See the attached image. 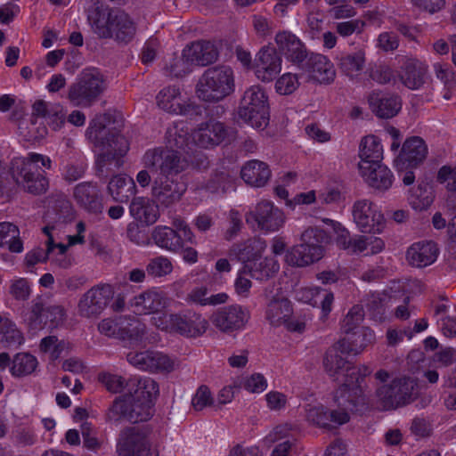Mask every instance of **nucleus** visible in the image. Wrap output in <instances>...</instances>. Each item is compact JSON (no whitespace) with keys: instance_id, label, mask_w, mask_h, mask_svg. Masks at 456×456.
Returning <instances> with one entry per match:
<instances>
[{"instance_id":"17","label":"nucleus","mask_w":456,"mask_h":456,"mask_svg":"<svg viewBox=\"0 0 456 456\" xmlns=\"http://www.w3.org/2000/svg\"><path fill=\"white\" fill-rule=\"evenodd\" d=\"M166 319L171 330L190 338L203 335L208 328V320L192 311L171 314L166 315Z\"/></svg>"},{"instance_id":"3","label":"nucleus","mask_w":456,"mask_h":456,"mask_svg":"<svg viewBox=\"0 0 456 456\" xmlns=\"http://www.w3.org/2000/svg\"><path fill=\"white\" fill-rule=\"evenodd\" d=\"M235 91V76L227 65L207 69L196 85L197 97L205 102L216 103L232 95Z\"/></svg>"},{"instance_id":"10","label":"nucleus","mask_w":456,"mask_h":456,"mask_svg":"<svg viewBox=\"0 0 456 456\" xmlns=\"http://www.w3.org/2000/svg\"><path fill=\"white\" fill-rule=\"evenodd\" d=\"M246 223L253 229L273 232L281 228L285 216L281 209L269 200H261L245 216Z\"/></svg>"},{"instance_id":"22","label":"nucleus","mask_w":456,"mask_h":456,"mask_svg":"<svg viewBox=\"0 0 456 456\" xmlns=\"http://www.w3.org/2000/svg\"><path fill=\"white\" fill-rule=\"evenodd\" d=\"M256 77L263 82L273 81L281 72V58L274 47L264 46L255 59Z\"/></svg>"},{"instance_id":"18","label":"nucleus","mask_w":456,"mask_h":456,"mask_svg":"<svg viewBox=\"0 0 456 456\" xmlns=\"http://www.w3.org/2000/svg\"><path fill=\"white\" fill-rule=\"evenodd\" d=\"M126 360L137 369L152 373L170 372L174 370L173 360L158 351L129 352Z\"/></svg>"},{"instance_id":"38","label":"nucleus","mask_w":456,"mask_h":456,"mask_svg":"<svg viewBox=\"0 0 456 456\" xmlns=\"http://www.w3.org/2000/svg\"><path fill=\"white\" fill-rule=\"evenodd\" d=\"M338 68L346 76L357 77L365 65V53L358 50L353 53H341L338 57Z\"/></svg>"},{"instance_id":"4","label":"nucleus","mask_w":456,"mask_h":456,"mask_svg":"<svg viewBox=\"0 0 456 456\" xmlns=\"http://www.w3.org/2000/svg\"><path fill=\"white\" fill-rule=\"evenodd\" d=\"M51 167L49 158L41 154L31 153L28 159L17 158L12 161L11 172L18 185L32 194L44 193L48 187V180L44 175V170L38 166Z\"/></svg>"},{"instance_id":"16","label":"nucleus","mask_w":456,"mask_h":456,"mask_svg":"<svg viewBox=\"0 0 456 456\" xmlns=\"http://www.w3.org/2000/svg\"><path fill=\"white\" fill-rule=\"evenodd\" d=\"M364 378L344 379L343 383L334 392V402L338 408L348 411H360L366 405L361 383Z\"/></svg>"},{"instance_id":"63","label":"nucleus","mask_w":456,"mask_h":456,"mask_svg":"<svg viewBox=\"0 0 456 456\" xmlns=\"http://www.w3.org/2000/svg\"><path fill=\"white\" fill-rule=\"evenodd\" d=\"M298 86V80L297 75L287 73L282 75L275 84L278 93L281 94H290Z\"/></svg>"},{"instance_id":"56","label":"nucleus","mask_w":456,"mask_h":456,"mask_svg":"<svg viewBox=\"0 0 456 456\" xmlns=\"http://www.w3.org/2000/svg\"><path fill=\"white\" fill-rule=\"evenodd\" d=\"M46 314V307L44 298L40 296L37 297L31 302L30 312L26 321L32 329H37L42 323V315Z\"/></svg>"},{"instance_id":"19","label":"nucleus","mask_w":456,"mask_h":456,"mask_svg":"<svg viewBox=\"0 0 456 456\" xmlns=\"http://www.w3.org/2000/svg\"><path fill=\"white\" fill-rule=\"evenodd\" d=\"M248 319L249 312L237 305L222 307L210 317L213 325L226 333L242 329Z\"/></svg>"},{"instance_id":"34","label":"nucleus","mask_w":456,"mask_h":456,"mask_svg":"<svg viewBox=\"0 0 456 456\" xmlns=\"http://www.w3.org/2000/svg\"><path fill=\"white\" fill-rule=\"evenodd\" d=\"M428 66L417 59H408L403 66L400 75L402 83L411 90L419 89L425 83Z\"/></svg>"},{"instance_id":"43","label":"nucleus","mask_w":456,"mask_h":456,"mask_svg":"<svg viewBox=\"0 0 456 456\" xmlns=\"http://www.w3.org/2000/svg\"><path fill=\"white\" fill-rule=\"evenodd\" d=\"M435 199L434 190L431 184L421 182L417 187L410 191L408 201L411 207L417 211L428 209Z\"/></svg>"},{"instance_id":"9","label":"nucleus","mask_w":456,"mask_h":456,"mask_svg":"<svg viewBox=\"0 0 456 456\" xmlns=\"http://www.w3.org/2000/svg\"><path fill=\"white\" fill-rule=\"evenodd\" d=\"M101 150L95 160L96 175L106 179L122 166V157L128 151V143L122 134H114L106 146H96Z\"/></svg>"},{"instance_id":"33","label":"nucleus","mask_w":456,"mask_h":456,"mask_svg":"<svg viewBox=\"0 0 456 456\" xmlns=\"http://www.w3.org/2000/svg\"><path fill=\"white\" fill-rule=\"evenodd\" d=\"M74 198L88 212L98 214L102 211L99 190L92 183H81L76 185Z\"/></svg>"},{"instance_id":"40","label":"nucleus","mask_w":456,"mask_h":456,"mask_svg":"<svg viewBox=\"0 0 456 456\" xmlns=\"http://www.w3.org/2000/svg\"><path fill=\"white\" fill-rule=\"evenodd\" d=\"M106 115L97 116L89 124L86 134L94 147L110 145L112 135L119 134L116 131L106 129Z\"/></svg>"},{"instance_id":"13","label":"nucleus","mask_w":456,"mask_h":456,"mask_svg":"<svg viewBox=\"0 0 456 456\" xmlns=\"http://www.w3.org/2000/svg\"><path fill=\"white\" fill-rule=\"evenodd\" d=\"M150 430L147 428L128 427L119 433L117 452L118 456H136L151 448Z\"/></svg>"},{"instance_id":"54","label":"nucleus","mask_w":456,"mask_h":456,"mask_svg":"<svg viewBox=\"0 0 456 456\" xmlns=\"http://www.w3.org/2000/svg\"><path fill=\"white\" fill-rule=\"evenodd\" d=\"M173 271L171 261L165 256H157L150 260L146 266V272L152 277H162Z\"/></svg>"},{"instance_id":"24","label":"nucleus","mask_w":456,"mask_h":456,"mask_svg":"<svg viewBox=\"0 0 456 456\" xmlns=\"http://www.w3.org/2000/svg\"><path fill=\"white\" fill-rule=\"evenodd\" d=\"M228 135V130L224 123L209 121L202 123L192 133L194 142L201 148H210L220 144Z\"/></svg>"},{"instance_id":"2","label":"nucleus","mask_w":456,"mask_h":456,"mask_svg":"<svg viewBox=\"0 0 456 456\" xmlns=\"http://www.w3.org/2000/svg\"><path fill=\"white\" fill-rule=\"evenodd\" d=\"M87 20L101 38H113L118 43L127 44L136 33L135 23L127 13L110 9L103 4L95 3L89 8Z\"/></svg>"},{"instance_id":"58","label":"nucleus","mask_w":456,"mask_h":456,"mask_svg":"<svg viewBox=\"0 0 456 456\" xmlns=\"http://www.w3.org/2000/svg\"><path fill=\"white\" fill-rule=\"evenodd\" d=\"M9 293L18 301H27L31 295V287L25 278H18L11 281Z\"/></svg>"},{"instance_id":"51","label":"nucleus","mask_w":456,"mask_h":456,"mask_svg":"<svg viewBox=\"0 0 456 456\" xmlns=\"http://www.w3.org/2000/svg\"><path fill=\"white\" fill-rule=\"evenodd\" d=\"M384 241L378 237L357 235L353 238L349 250L352 253H362L368 250L367 254H378L384 248Z\"/></svg>"},{"instance_id":"37","label":"nucleus","mask_w":456,"mask_h":456,"mask_svg":"<svg viewBox=\"0 0 456 456\" xmlns=\"http://www.w3.org/2000/svg\"><path fill=\"white\" fill-rule=\"evenodd\" d=\"M118 339L127 341L130 346L137 345L145 334V325L134 316H119Z\"/></svg>"},{"instance_id":"11","label":"nucleus","mask_w":456,"mask_h":456,"mask_svg":"<svg viewBox=\"0 0 456 456\" xmlns=\"http://www.w3.org/2000/svg\"><path fill=\"white\" fill-rule=\"evenodd\" d=\"M114 288L108 283L92 287L80 298L77 309L80 316L95 318L100 315L114 297Z\"/></svg>"},{"instance_id":"62","label":"nucleus","mask_w":456,"mask_h":456,"mask_svg":"<svg viewBox=\"0 0 456 456\" xmlns=\"http://www.w3.org/2000/svg\"><path fill=\"white\" fill-rule=\"evenodd\" d=\"M26 132H21L26 141L37 142L43 139L47 134V128L44 123L37 124V119L30 120V124L25 128Z\"/></svg>"},{"instance_id":"7","label":"nucleus","mask_w":456,"mask_h":456,"mask_svg":"<svg viewBox=\"0 0 456 456\" xmlns=\"http://www.w3.org/2000/svg\"><path fill=\"white\" fill-rule=\"evenodd\" d=\"M153 403L151 400L135 397L132 392L116 398L110 407L106 419L110 422L126 419L131 423L149 420L153 415Z\"/></svg>"},{"instance_id":"35","label":"nucleus","mask_w":456,"mask_h":456,"mask_svg":"<svg viewBox=\"0 0 456 456\" xmlns=\"http://www.w3.org/2000/svg\"><path fill=\"white\" fill-rule=\"evenodd\" d=\"M240 175L246 183L254 187H263L271 177V170L266 163L253 159L243 166Z\"/></svg>"},{"instance_id":"64","label":"nucleus","mask_w":456,"mask_h":456,"mask_svg":"<svg viewBox=\"0 0 456 456\" xmlns=\"http://www.w3.org/2000/svg\"><path fill=\"white\" fill-rule=\"evenodd\" d=\"M436 180L440 183L447 182L446 189L449 191H456V167L443 166L439 168Z\"/></svg>"},{"instance_id":"46","label":"nucleus","mask_w":456,"mask_h":456,"mask_svg":"<svg viewBox=\"0 0 456 456\" xmlns=\"http://www.w3.org/2000/svg\"><path fill=\"white\" fill-rule=\"evenodd\" d=\"M134 187L132 178L115 175L109 183L108 191L115 201L126 202L134 194Z\"/></svg>"},{"instance_id":"52","label":"nucleus","mask_w":456,"mask_h":456,"mask_svg":"<svg viewBox=\"0 0 456 456\" xmlns=\"http://www.w3.org/2000/svg\"><path fill=\"white\" fill-rule=\"evenodd\" d=\"M37 366V360L35 356L28 353L17 354L10 368V371L14 377H23L31 374Z\"/></svg>"},{"instance_id":"20","label":"nucleus","mask_w":456,"mask_h":456,"mask_svg":"<svg viewBox=\"0 0 456 456\" xmlns=\"http://www.w3.org/2000/svg\"><path fill=\"white\" fill-rule=\"evenodd\" d=\"M298 68L320 84H330L336 77L333 63L326 56L313 52L308 53Z\"/></svg>"},{"instance_id":"12","label":"nucleus","mask_w":456,"mask_h":456,"mask_svg":"<svg viewBox=\"0 0 456 456\" xmlns=\"http://www.w3.org/2000/svg\"><path fill=\"white\" fill-rule=\"evenodd\" d=\"M344 354H348L342 349L338 342L330 347L322 360L325 372L335 381L339 380L340 377L344 379L361 378L359 369L346 360Z\"/></svg>"},{"instance_id":"48","label":"nucleus","mask_w":456,"mask_h":456,"mask_svg":"<svg viewBox=\"0 0 456 456\" xmlns=\"http://www.w3.org/2000/svg\"><path fill=\"white\" fill-rule=\"evenodd\" d=\"M127 385L129 392H132L134 396L145 400L150 399L151 403H153V400L157 398L159 393L158 383L151 378L132 379Z\"/></svg>"},{"instance_id":"25","label":"nucleus","mask_w":456,"mask_h":456,"mask_svg":"<svg viewBox=\"0 0 456 456\" xmlns=\"http://www.w3.org/2000/svg\"><path fill=\"white\" fill-rule=\"evenodd\" d=\"M439 249L431 240L413 243L406 251V259L410 265L423 268L432 265L437 258Z\"/></svg>"},{"instance_id":"47","label":"nucleus","mask_w":456,"mask_h":456,"mask_svg":"<svg viewBox=\"0 0 456 456\" xmlns=\"http://www.w3.org/2000/svg\"><path fill=\"white\" fill-rule=\"evenodd\" d=\"M158 106L169 113L182 112L181 93L175 86L163 88L156 97Z\"/></svg>"},{"instance_id":"21","label":"nucleus","mask_w":456,"mask_h":456,"mask_svg":"<svg viewBox=\"0 0 456 456\" xmlns=\"http://www.w3.org/2000/svg\"><path fill=\"white\" fill-rule=\"evenodd\" d=\"M275 44L279 54H282L293 64L299 67L310 51L305 45L292 32L280 31L275 36Z\"/></svg>"},{"instance_id":"1","label":"nucleus","mask_w":456,"mask_h":456,"mask_svg":"<svg viewBox=\"0 0 456 456\" xmlns=\"http://www.w3.org/2000/svg\"><path fill=\"white\" fill-rule=\"evenodd\" d=\"M151 159L145 160L147 167L160 171V175L153 177L151 195L159 205L169 208L179 202L187 191L186 183L175 176L187 168L188 162L177 151L172 156L154 155Z\"/></svg>"},{"instance_id":"26","label":"nucleus","mask_w":456,"mask_h":456,"mask_svg":"<svg viewBox=\"0 0 456 456\" xmlns=\"http://www.w3.org/2000/svg\"><path fill=\"white\" fill-rule=\"evenodd\" d=\"M359 170L366 183L375 190L386 191L393 184L394 175L391 170L381 162L376 163V165H369L368 162H365Z\"/></svg>"},{"instance_id":"23","label":"nucleus","mask_w":456,"mask_h":456,"mask_svg":"<svg viewBox=\"0 0 456 456\" xmlns=\"http://www.w3.org/2000/svg\"><path fill=\"white\" fill-rule=\"evenodd\" d=\"M428 154V147L425 141L413 136L407 139L398 157L395 159V165L399 171L407 167H416L420 165Z\"/></svg>"},{"instance_id":"57","label":"nucleus","mask_w":456,"mask_h":456,"mask_svg":"<svg viewBox=\"0 0 456 456\" xmlns=\"http://www.w3.org/2000/svg\"><path fill=\"white\" fill-rule=\"evenodd\" d=\"M53 214L55 215V222L60 224H66L74 218V209L69 200L66 199H59L55 201L53 206Z\"/></svg>"},{"instance_id":"39","label":"nucleus","mask_w":456,"mask_h":456,"mask_svg":"<svg viewBox=\"0 0 456 456\" xmlns=\"http://www.w3.org/2000/svg\"><path fill=\"white\" fill-rule=\"evenodd\" d=\"M359 156L361 158L359 168L363 167L365 162H368L369 165H376V163L381 162L383 147L379 138L375 135L363 137L360 143Z\"/></svg>"},{"instance_id":"27","label":"nucleus","mask_w":456,"mask_h":456,"mask_svg":"<svg viewBox=\"0 0 456 456\" xmlns=\"http://www.w3.org/2000/svg\"><path fill=\"white\" fill-rule=\"evenodd\" d=\"M368 101L372 111L380 118H391L396 116L402 108L401 99L397 95L372 92Z\"/></svg>"},{"instance_id":"41","label":"nucleus","mask_w":456,"mask_h":456,"mask_svg":"<svg viewBox=\"0 0 456 456\" xmlns=\"http://www.w3.org/2000/svg\"><path fill=\"white\" fill-rule=\"evenodd\" d=\"M175 150L168 148V147H156L153 149H149L145 151L142 158V163L143 165L144 169L141 170L137 175H136V182L138 184L142 187L146 188L151 183H153V179L151 177V175L155 176L160 175L159 170H153L147 167L146 159L151 160V158L154 157V155L161 156V155H173Z\"/></svg>"},{"instance_id":"14","label":"nucleus","mask_w":456,"mask_h":456,"mask_svg":"<svg viewBox=\"0 0 456 456\" xmlns=\"http://www.w3.org/2000/svg\"><path fill=\"white\" fill-rule=\"evenodd\" d=\"M265 296L269 299L265 318L271 325L279 327L293 315L291 302L282 293L281 288L270 284L265 289Z\"/></svg>"},{"instance_id":"36","label":"nucleus","mask_w":456,"mask_h":456,"mask_svg":"<svg viewBox=\"0 0 456 456\" xmlns=\"http://www.w3.org/2000/svg\"><path fill=\"white\" fill-rule=\"evenodd\" d=\"M374 339L373 331L368 327H362L350 335L344 336L338 343L347 354H358Z\"/></svg>"},{"instance_id":"6","label":"nucleus","mask_w":456,"mask_h":456,"mask_svg":"<svg viewBox=\"0 0 456 456\" xmlns=\"http://www.w3.org/2000/svg\"><path fill=\"white\" fill-rule=\"evenodd\" d=\"M267 95L259 86L248 87L243 94L238 116L254 128L264 129L269 123Z\"/></svg>"},{"instance_id":"31","label":"nucleus","mask_w":456,"mask_h":456,"mask_svg":"<svg viewBox=\"0 0 456 456\" xmlns=\"http://www.w3.org/2000/svg\"><path fill=\"white\" fill-rule=\"evenodd\" d=\"M129 212L135 220L145 225L155 224L159 217L158 202L147 197L134 198L129 206Z\"/></svg>"},{"instance_id":"53","label":"nucleus","mask_w":456,"mask_h":456,"mask_svg":"<svg viewBox=\"0 0 456 456\" xmlns=\"http://www.w3.org/2000/svg\"><path fill=\"white\" fill-rule=\"evenodd\" d=\"M364 312L361 305H354L341 322V330L345 336L350 335L358 329L362 328L361 322L363 321Z\"/></svg>"},{"instance_id":"49","label":"nucleus","mask_w":456,"mask_h":456,"mask_svg":"<svg viewBox=\"0 0 456 456\" xmlns=\"http://www.w3.org/2000/svg\"><path fill=\"white\" fill-rule=\"evenodd\" d=\"M6 246L11 252L20 253L23 243L18 226L9 222L0 223V247Z\"/></svg>"},{"instance_id":"61","label":"nucleus","mask_w":456,"mask_h":456,"mask_svg":"<svg viewBox=\"0 0 456 456\" xmlns=\"http://www.w3.org/2000/svg\"><path fill=\"white\" fill-rule=\"evenodd\" d=\"M214 403L209 388L206 386H200L191 400V405L195 411H202L207 406Z\"/></svg>"},{"instance_id":"45","label":"nucleus","mask_w":456,"mask_h":456,"mask_svg":"<svg viewBox=\"0 0 456 456\" xmlns=\"http://www.w3.org/2000/svg\"><path fill=\"white\" fill-rule=\"evenodd\" d=\"M152 240L159 247L176 251L182 248V236L167 226H157L152 232Z\"/></svg>"},{"instance_id":"55","label":"nucleus","mask_w":456,"mask_h":456,"mask_svg":"<svg viewBox=\"0 0 456 456\" xmlns=\"http://www.w3.org/2000/svg\"><path fill=\"white\" fill-rule=\"evenodd\" d=\"M328 240L327 232L318 227H309L301 234V243L307 246L322 247V243L327 242Z\"/></svg>"},{"instance_id":"44","label":"nucleus","mask_w":456,"mask_h":456,"mask_svg":"<svg viewBox=\"0 0 456 456\" xmlns=\"http://www.w3.org/2000/svg\"><path fill=\"white\" fill-rule=\"evenodd\" d=\"M236 175L232 171L222 167L216 169L205 183V189L211 193L225 192L234 185Z\"/></svg>"},{"instance_id":"28","label":"nucleus","mask_w":456,"mask_h":456,"mask_svg":"<svg viewBox=\"0 0 456 456\" xmlns=\"http://www.w3.org/2000/svg\"><path fill=\"white\" fill-rule=\"evenodd\" d=\"M323 255V247L307 246L300 243L287 251L286 262L293 266L305 267L319 261Z\"/></svg>"},{"instance_id":"8","label":"nucleus","mask_w":456,"mask_h":456,"mask_svg":"<svg viewBox=\"0 0 456 456\" xmlns=\"http://www.w3.org/2000/svg\"><path fill=\"white\" fill-rule=\"evenodd\" d=\"M416 382L411 378L395 379L390 384H384L377 388V402L385 411L407 405L416 397Z\"/></svg>"},{"instance_id":"30","label":"nucleus","mask_w":456,"mask_h":456,"mask_svg":"<svg viewBox=\"0 0 456 456\" xmlns=\"http://www.w3.org/2000/svg\"><path fill=\"white\" fill-rule=\"evenodd\" d=\"M129 305L134 313L147 314L161 311L166 307L167 300L162 292L147 290L134 296Z\"/></svg>"},{"instance_id":"59","label":"nucleus","mask_w":456,"mask_h":456,"mask_svg":"<svg viewBox=\"0 0 456 456\" xmlns=\"http://www.w3.org/2000/svg\"><path fill=\"white\" fill-rule=\"evenodd\" d=\"M191 61L183 56H175L166 65V69L169 76L179 77L188 74L191 71Z\"/></svg>"},{"instance_id":"15","label":"nucleus","mask_w":456,"mask_h":456,"mask_svg":"<svg viewBox=\"0 0 456 456\" xmlns=\"http://www.w3.org/2000/svg\"><path fill=\"white\" fill-rule=\"evenodd\" d=\"M353 217L362 232H380L384 227V216L379 208L368 200H360L353 206Z\"/></svg>"},{"instance_id":"32","label":"nucleus","mask_w":456,"mask_h":456,"mask_svg":"<svg viewBox=\"0 0 456 456\" xmlns=\"http://www.w3.org/2000/svg\"><path fill=\"white\" fill-rule=\"evenodd\" d=\"M267 244L261 238H252L243 243L234 245L231 249V256H233L243 265L252 264L261 258Z\"/></svg>"},{"instance_id":"29","label":"nucleus","mask_w":456,"mask_h":456,"mask_svg":"<svg viewBox=\"0 0 456 456\" xmlns=\"http://www.w3.org/2000/svg\"><path fill=\"white\" fill-rule=\"evenodd\" d=\"M183 56L198 66H207L218 58V51L209 41H197L183 49Z\"/></svg>"},{"instance_id":"42","label":"nucleus","mask_w":456,"mask_h":456,"mask_svg":"<svg viewBox=\"0 0 456 456\" xmlns=\"http://www.w3.org/2000/svg\"><path fill=\"white\" fill-rule=\"evenodd\" d=\"M279 269L280 265L275 259L265 257L262 261L242 265V273H248L253 279L264 281L273 277Z\"/></svg>"},{"instance_id":"50","label":"nucleus","mask_w":456,"mask_h":456,"mask_svg":"<svg viewBox=\"0 0 456 456\" xmlns=\"http://www.w3.org/2000/svg\"><path fill=\"white\" fill-rule=\"evenodd\" d=\"M54 225H46L43 228V232L47 236L46 249L38 247L28 251L25 256V265L28 267H32L37 263L45 262L48 259L49 254L54 249V240L52 235V231Z\"/></svg>"},{"instance_id":"60","label":"nucleus","mask_w":456,"mask_h":456,"mask_svg":"<svg viewBox=\"0 0 456 456\" xmlns=\"http://www.w3.org/2000/svg\"><path fill=\"white\" fill-rule=\"evenodd\" d=\"M306 419L321 428L328 427V409L322 405H308Z\"/></svg>"},{"instance_id":"5","label":"nucleus","mask_w":456,"mask_h":456,"mask_svg":"<svg viewBox=\"0 0 456 456\" xmlns=\"http://www.w3.org/2000/svg\"><path fill=\"white\" fill-rule=\"evenodd\" d=\"M106 89L103 75L96 69H86L67 91V100L73 107H91Z\"/></svg>"}]
</instances>
